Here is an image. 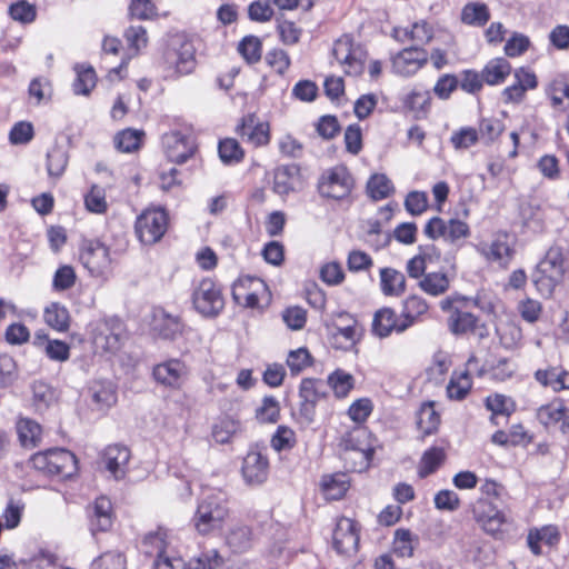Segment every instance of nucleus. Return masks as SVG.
Listing matches in <instances>:
<instances>
[{
	"mask_svg": "<svg viewBox=\"0 0 569 569\" xmlns=\"http://www.w3.org/2000/svg\"><path fill=\"white\" fill-rule=\"evenodd\" d=\"M80 259L92 276L106 274L111 267L109 248L100 240H87L81 250Z\"/></svg>",
	"mask_w": 569,
	"mask_h": 569,
	"instance_id": "nucleus-15",
	"label": "nucleus"
},
{
	"mask_svg": "<svg viewBox=\"0 0 569 569\" xmlns=\"http://www.w3.org/2000/svg\"><path fill=\"white\" fill-rule=\"evenodd\" d=\"M328 386L337 398H346L355 387V378L342 369H336L328 376Z\"/></svg>",
	"mask_w": 569,
	"mask_h": 569,
	"instance_id": "nucleus-45",
	"label": "nucleus"
},
{
	"mask_svg": "<svg viewBox=\"0 0 569 569\" xmlns=\"http://www.w3.org/2000/svg\"><path fill=\"white\" fill-rule=\"evenodd\" d=\"M326 395V383L322 380L315 378L301 380L299 386V423L309 426L315 421L316 406Z\"/></svg>",
	"mask_w": 569,
	"mask_h": 569,
	"instance_id": "nucleus-11",
	"label": "nucleus"
},
{
	"mask_svg": "<svg viewBox=\"0 0 569 569\" xmlns=\"http://www.w3.org/2000/svg\"><path fill=\"white\" fill-rule=\"evenodd\" d=\"M243 142L254 148L264 147L270 142V126L266 121H259L253 114H247L236 129Z\"/></svg>",
	"mask_w": 569,
	"mask_h": 569,
	"instance_id": "nucleus-19",
	"label": "nucleus"
},
{
	"mask_svg": "<svg viewBox=\"0 0 569 569\" xmlns=\"http://www.w3.org/2000/svg\"><path fill=\"white\" fill-rule=\"evenodd\" d=\"M162 146L167 158L171 162L184 163L192 157L196 150V144L191 136L184 134L180 131H170L162 136Z\"/></svg>",
	"mask_w": 569,
	"mask_h": 569,
	"instance_id": "nucleus-18",
	"label": "nucleus"
},
{
	"mask_svg": "<svg viewBox=\"0 0 569 569\" xmlns=\"http://www.w3.org/2000/svg\"><path fill=\"white\" fill-rule=\"evenodd\" d=\"M240 430V422L232 417H220L212 426L211 436L218 443H228Z\"/></svg>",
	"mask_w": 569,
	"mask_h": 569,
	"instance_id": "nucleus-40",
	"label": "nucleus"
},
{
	"mask_svg": "<svg viewBox=\"0 0 569 569\" xmlns=\"http://www.w3.org/2000/svg\"><path fill=\"white\" fill-rule=\"evenodd\" d=\"M332 54L346 74L357 77L363 72L366 52L349 34L335 41Z\"/></svg>",
	"mask_w": 569,
	"mask_h": 569,
	"instance_id": "nucleus-8",
	"label": "nucleus"
},
{
	"mask_svg": "<svg viewBox=\"0 0 569 569\" xmlns=\"http://www.w3.org/2000/svg\"><path fill=\"white\" fill-rule=\"evenodd\" d=\"M505 130V124L497 118H483L479 122L478 134L479 139L486 143H491L500 137Z\"/></svg>",
	"mask_w": 569,
	"mask_h": 569,
	"instance_id": "nucleus-54",
	"label": "nucleus"
},
{
	"mask_svg": "<svg viewBox=\"0 0 569 569\" xmlns=\"http://www.w3.org/2000/svg\"><path fill=\"white\" fill-rule=\"evenodd\" d=\"M559 531L556 526L548 525L540 529H532L528 535V546L535 555H540V543L543 542L548 546H553L559 541Z\"/></svg>",
	"mask_w": 569,
	"mask_h": 569,
	"instance_id": "nucleus-36",
	"label": "nucleus"
},
{
	"mask_svg": "<svg viewBox=\"0 0 569 569\" xmlns=\"http://www.w3.org/2000/svg\"><path fill=\"white\" fill-rule=\"evenodd\" d=\"M223 563L218 550L211 549L189 561L187 569H216Z\"/></svg>",
	"mask_w": 569,
	"mask_h": 569,
	"instance_id": "nucleus-63",
	"label": "nucleus"
},
{
	"mask_svg": "<svg viewBox=\"0 0 569 569\" xmlns=\"http://www.w3.org/2000/svg\"><path fill=\"white\" fill-rule=\"evenodd\" d=\"M471 386V378L467 371L453 372L447 386V395L452 400H462L469 393Z\"/></svg>",
	"mask_w": 569,
	"mask_h": 569,
	"instance_id": "nucleus-51",
	"label": "nucleus"
},
{
	"mask_svg": "<svg viewBox=\"0 0 569 569\" xmlns=\"http://www.w3.org/2000/svg\"><path fill=\"white\" fill-rule=\"evenodd\" d=\"M77 78L72 84L76 94L88 96L96 87L97 77L93 68L88 64H76Z\"/></svg>",
	"mask_w": 569,
	"mask_h": 569,
	"instance_id": "nucleus-41",
	"label": "nucleus"
},
{
	"mask_svg": "<svg viewBox=\"0 0 569 569\" xmlns=\"http://www.w3.org/2000/svg\"><path fill=\"white\" fill-rule=\"evenodd\" d=\"M277 31L283 44H296L302 34V30L293 21L277 18Z\"/></svg>",
	"mask_w": 569,
	"mask_h": 569,
	"instance_id": "nucleus-56",
	"label": "nucleus"
},
{
	"mask_svg": "<svg viewBox=\"0 0 569 569\" xmlns=\"http://www.w3.org/2000/svg\"><path fill=\"white\" fill-rule=\"evenodd\" d=\"M228 516L229 505L226 495L212 492L198 502L192 523L198 533L206 536L221 530Z\"/></svg>",
	"mask_w": 569,
	"mask_h": 569,
	"instance_id": "nucleus-2",
	"label": "nucleus"
},
{
	"mask_svg": "<svg viewBox=\"0 0 569 569\" xmlns=\"http://www.w3.org/2000/svg\"><path fill=\"white\" fill-rule=\"evenodd\" d=\"M449 278L443 272L426 273L419 282L421 290L433 297L445 293L449 289Z\"/></svg>",
	"mask_w": 569,
	"mask_h": 569,
	"instance_id": "nucleus-47",
	"label": "nucleus"
},
{
	"mask_svg": "<svg viewBox=\"0 0 569 569\" xmlns=\"http://www.w3.org/2000/svg\"><path fill=\"white\" fill-rule=\"evenodd\" d=\"M17 432L22 447L32 449L37 447L42 437L41 426L29 418H21L17 422Z\"/></svg>",
	"mask_w": 569,
	"mask_h": 569,
	"instance_id": "nucleus-34",
	"label": "nucleus"
},
{
	"mask_svg": "<svg viewBox=\"0 0 569 569\" xmlns=\"http://www.w3.org/2000/svg\"><path fill=\"white\" fill-rule=\"evenodd\" d=\"M218 152L224 164H233L240 162L244 152L236 139L227 138L219 142Z\"/></svg>",
	"mask_w": 569,
	"mask_h": 569,
	"instance_id": "nucleus-52",
	"label": "nucleus"
},
{
	"mask_svg": "<svg viewBox=\"0 0 569 569\" xmlns=\"http://www.w3.org/2000/svg\"><path fill=\"white\" fill-rule=\"evenodd\" d=\"M478 318L470 312L456 309L449 318V328L455 335H467L477 328Z\"/></svg>",
	"mask_w": 569,
	"mask_h": 569,
	"instance_id": "nucleus-46",
	"label": "nucleus"
},
{
	"mask_svg": "<svg viewBox=\"0 0 569 569\" xmlns=\"http://www.w3.org/2000/svg\"><path fill=\"white\" fill-rule=\"evenodd\" d=\"M142 136V131L124 129L114 137V146L121 152H133L139 149Z\"/></svg>",
	"mask_w": 569,
	"mask_h": 569,
	"instance_id": "nucleus-53",
	"label": "nucleus"
},
{
	"mask_svg": "<svg viewBox=\"0 0 569 569\" xmlns=\"http://www.w3.org/2000/svg\"><path fill=\"white\" fill-rule=\"evenodd\" d=\"M368 432L363 428H355L352 431L346 433L341 440V446L346 452L353 455L359 459V471L367 469L373 457V448L370 445H363L367 439Z\"/></svg>",
	"mask_w": 569,
	"mask_h": 569,
	"instance_id": "nucleus-21",
	"label": "nucleus"
},
{
	"mask_svg": "<svg viewBox=\"0 0 569 569\" xmlns=\"http://www.w3.org/2000/svg\"><path fill=\"white\" fill-rule=\"evenodd\" d=\"M440 425V415L435 409V403L431 401L421 405L417 412V427L422 436H430L435 433Z\"/></svg>",
	"mask_w": 569,
	"mask_h": 569,
	"instance_id": "nucleus-35",
	"label": "nucleus"
},
{
	"mask_svg": "<svg viewBox=\"0 0 569 569\" xmlns=\"http://www.w3.org/2000/svg\"><path fill=\"white\" fill-rule=\"evenodd\" d=\"M429 306L427 301L418 296H410L402 302L401 312L399 315L401 323L400 330H407L418 322L422 321L423 316L428 312Z\"/></svg>",
	"mask_w": 569,
	"mask_h": 569,
	"instance_id": "nucleus-28",
	"label": "nucleus"
},
{
	"mask_svg": "<svg viewBox=\"0 0 569 569\" xmlns=\"http://www.w3.org/2000/svg\"><path fill=\"white\" fill-rule=\"evenodd\" d=\"M321 489L328 500H339L348 491L349 480L345 473L325 476L321 481Z\"/></svg>",
	"mask_w": 569,
	"mask_h": 569,
	"instance_id": "nucleus-39",
	"label": "nucleus"
},
{
	"mask_svg": "<svg viewBox=\"0 0 569 569\" xmlns=\"http://www.w3.org/2000/svg\"><path fill=\"white\" fill-rule=\"evenodd\" d=\"M300 182V167L296 163L282 164L273 170L272 191L286 197L297 190Z\"/></svg>",
	"mask_w": 569,
	"mask_h": 569,
	"instance_id": "nucleus-25",
	"label": "nucleus"
},
{
	"mask_svg": "<svg viewBox=\"0 0 569 569\" xmlns=\"http://www.w3.org/2000/svg\"><path fill=\"white\" fill-rule=\"evenodd\" d=\"M401 319L399 315L391 308L385 307L376 311L372 320V332L379 338L389 337L393 331L402 333L406 330H400L399 325Z\"/></svg>",
	"mask_w": 569,
	"mask_h": 569,
	"instance_id": "nucleus-30",
	"label": "nucleus"
},
{
	"mask_svg": "<svg viewBox=\"0 0 569 569\" xmlns=\"http://www.w3.org/2000/svg\"><path fill=\"white\" fill-rule=\"evenodd\" d=\"M568 271V252L559 246H551L532 272V282L543 298H550Z\"/></svg>",
	"mask_w": 569,
	"mask_h": 569,
	"instance_id": "nucleus-1",
	"label": "nucleus"
},
{
	"mask_svg": "<svg viewBox=\"0 0 569 569\" xmlns=\"http://www.w3.org/2000/svg\"><path fill=\"white\" fill-rule=\"evenodd\" d=\"M401 101L403 108L412 112L415 118H426L431 108V92L416 86L402 97Z\"/></svg>",
	"mask_w": 569,
	"mask_h": 569,
	"instance_id": "nucleus-29",
	"label": "nucleus"
},
{
	"mask_svg": "<svg viewBox=\"0 0 569 569\" xmlns=\"http://www.w3.org/2000/svg\"><path fill=\"white\" fill-rule=\"evenodd\" d=\"M485 405L486 408L492 412L491 420H493L497 415L509 416L513 411L512 400L500 393L488 396Z\"/></svg>",
	"mask_w": 569,
	"mask_h": 569,
	"instance_id": "nucleus-60",
	"label": "nucleus"
},
{
	"mask_svg": "<svg viewBox=\"0 0 569 569\" xmlns=\"http://www.w3.org/2000/svg\"><path fill=\"white\" fill-rule=\"evenodd\" d=\"M84 206L90 212L104 213L108 209L104 189L97 184L92 186L84 196Z\"/></svg>",
	"mask_w": 569,
	"mask_h": 569,
	"instance_id": "nucleus-57",
	"label": "nucleus"
},
{
	"mask_svg": "<svg viewBox=\"0 0 569 569\" xmlns=\"http://www.w3.org/2000/svg\"><path fill=\"white\" fill-rule=\"evenodd\" d=\"M477 251L488 262L497 263L500 267H507L513 254L506 233L497 234L490 242H481L477 246Z\"/></svg>",
	"mask_w": 569,
	"mask_h": 569,
	"instance_id": "nucleus-24",
	"label": "nucleus"
},
{
	"mask_svg": "<svg viewBox=\"0 0 569 569\" xmlns=\"http://www.w3.org/2000/svg\"><path fill=\"white\" fill-rule=\"evenodd\" d=\"M252 531L244 525L233 526L228 536L227 543L234 552H243L251 547Z\"/></svg>",
	"mask_w": 569,
	"mask_h": 569,
	"instance_id": "nucleus-44",
	"label": "nucleus"
},
{
	"mask_svg": "<svg viewBox=\"0 0 569 569\" xmlns=\"http://www.w3.org/2000/svg\"><path fill=\"white\" fill-rule=\"evenodd\" d=\"M91 390L93 401L101 407H111L117 401L114 388L110 382H94Z\"/></svg>",
	"mask_w": 569,
	"mask_h": 569,
	"instance_id": "nucleus-59",
	"label": "nucleus"
},
{
	"mask_svg": "<svg viewBox=\"0 0 569 569\" xmlns=\"http://www.w3.org/2000/svg\"><path fill=\"white\" fill-rule=\"evenodd\" d=\"M536 418L546 428H558L562 433H569V408L560 398H556L537 409Z\"/></svg>",
	"mask_w": 569,
	"mask_h": 569,
	"instance_id": "nucleus-20",
	"label": "nucleus"
},
{
	"mask_svg": "<svg viewBox=\"0 0 569 569\" xmlns=\"http://www.w3.org/2000/svg\"><path fill=\"white\" fill-rule=\"evenodd\" d=\"M241 475L249 486H260L267 481L269 476V459L267 453L258 448L251 447L243 457Z\"/></svg>",
	"mask_w": 569,
	"mask_h": 569,
	"instance_id": "nucleus-16",
	"label": "nucleus"
},
{
	"mask_svg": "<svg viewBox=\"0 0 569 569\" xmlns=\"http://www.w3.org/2000/svg\"><path fill=\"white\" fill-rule=\"evenodd\" d=\"M392 181L383 173L372 174L367 182V192L373 200H382L393 193Z\"/></svg>",
	"mask_w": 569,
	"mask_h": 569,
	"instance_id": "nucleus-43",
	"label": "nucleus"
},
{
	"mask_svg": "<svg viewBox=\"0 0 569 569\" xmlns=\"http://www.w3.org/2000/svg\"><path fill=\"white\" fill-rule=\"evenodd\" d=\"M129 50L138 54L148 44L147 30L142 26H130L123 33Z\"/></svg>",
	"mask_w": 569,
	"mask_h": 569,
	"instance_id": "nucleus-58",
	"label": "nucleus"
},
{
	"mask_svg": "<svg viewBox=\"0 0 569 569\" xmlns=\"http://www.w3.org/2000/svg\"><path fill=\"white\" fill-rule=\"evenodd\" d=\"M490 19V12L485 3L470 2L461 10V21L469 26L482 27Z\"/></svg>",
	"mask_w": 569,
	"mask_h": 569,
	"instance_id": "nucleus-42",
	"label": "nucleus"
},
{
	"mask_svg": "<svg viewBox=\"0 0 569 569\" xmlns=\"http://www.w3.org/2000/svg\"><path fill=\"white\" fill-rule=\"evenodd\" d=\"M68 152L63 147L54 146L47 153V171L52 178H60L68 164Z\"/></svg>",
	"mask_w": 569,
	"mask_h": 569,
	"instance_id": "nucleus-49",
	"label": "nucleus"
},
{
	"mask_svg": "<svg viewBox=\"0 0 569 569\" xmlns=\"http://www.w3.org/2000/svg\"><path fill=\"white\" fill-rule=\"evenodd\" d=\"M353 189V178L345 166H336L326 170L318 182V191L321 197L342 200Z\"/></svg>",
	"mask_w": 569,
	"mask_h": 569,
	"instance_id": "nucleus-9",
	"label": "nucleus"
},
{
	"mask_svg": "<svg viewBox=\"0 0 569 569\" xmlns=\"http://www.w3.org/2000/svg\"><path fill=\"white\" fill-rule=\"evenodd\" d=\"M32 393L33 403L39 410L47 409L57 399L56 391L49 385L42 381L33 382Z\"/></svg>",
	"mask_w": 569,
	"mask_h": 569,
	"instance_id": "nucleus-55",
	"label": "nucleus"
},
{
	"mask_svg": "<svg viewBox=\"0 0 569 569\" xmlns=\"http://www.w3.org/2000/svg\"><path fill=\"white\" fill-rule=\"evenodd\" d=\"M168 228V214L163 209L143 211L136 221V233L143 244L158 242Z\"/></svg>",
	"mask_w": 569,
	"mask_h": 569,
	"instance_id": "nucleus-12",
	"label": "nucleus"
},
{
	"mask_svg": "<svg viewBox=\"0 0 569 569\" xmlns=\"http://www.w3.org/2000/svg\"><path fill=\"white\" fill-rule=\"evenodd\" d=\"M446 452L440 447H431L426 450L418 465V476L427 478L435 473L439 467L445 462Z\"/></svg>",
	"mask_w": 569,
	"mask_h": 569,
	"instance_id": "nucleus-38",
	"label": "nucleus"
},
{
	"mask_svg": "<svg viewBox=\"0 0 569 569\" xmlns=\"http://www.w3.org/2000/svg\"><path fill=\"white\" fill-rule=\"evenodd\" d=\"M126 339L123 322L117 317L99 321L93 330V346L96 350L106 353H116Z\"/></svg>",
	"mask_w": 569,
	"mask_h": 569,
	"instance_id": "nucleus-10",
	"label": "nucleus"
},
{
	"mask_svg": "<svg viewBox=\"0 0 569 569\" xmlns=\"http://www.w3.org/2000/svg\"><path fill=\"white\" fill-rule=\"evenodd\" d=\"M89 530L93 538L97 533L108 531L113 523L112 505L107 497H99L87 509Z\"/></svg>",
	"mask_w": 569,
	"mask_h": 569,
	"instance_id": "nucleus-22",
	"label": "nucleus"
},
{
	"mask_svg": "<svg viewBox=\"0 0 569 569\" xmlns=\"http://www.w3.org/2000/svg\"><path fill=\"white\" fill-rule=\"evenodd\" d=\"M380 274V289L387 297H400L406 291V277L405 274L390 267L381 268Z\"/></svg>",
	"mask_w": 569,
	"mask_h": 569,
	"instance_id": "nucleus-32",
	"label": "nucleus"
},
{
	"mask_svg": "<svg viewBox=\"0 0 569 569\" xmlns=\"http://www.w3.org/2000/svg\"><path fill=\"white\" fill-rule=\"evenodd\" d=\"M91 569H126V558L121 552L108 551L92 561Z\"/></svg>",
	"mask_w": 569,
	"mask_h": 569,
	"instance_id": "nucleus-62",
	"label": "nucleus"
},
{
	"mask_svg": "<svg viewBox=\"0 0 569 569\" xmlns=\"http://www.w3.org/2000/svg\"><path fill=\"white\" fill-rule=\"evenodd\" d=\"M428 59L427 50L419 47H408L391 57V70L399 77L409 78L423 68Z\"/></svg>",
	"mask_w": 569,
	"mask_h": 569,
	"instance_id": "nucleus-14",
	"label": "nucleus"
},
{
	"mask_svg": "<svg viewBox=\"0 0 569 569\" xmlns=\"http://www.w3.org/2000/svg\"><path fill=\"white\" fill-rule=\"evenodd\" d=\"M267 290V284L262 279L252 276H240L232 284L231 295L236 303L247 308H256Z\"/></svg>",
	"mask_w": 569,
	"mask_h": 569,
	"instance_id": "nucleus-13",
	"label": "nucleus"
},
{
	"mask_svg": "<svg viewBox=\"0 0 569 569\" xmlns=\"http://www.w3.org/2000/svg\"><path fill=\"white\" fill-rule=\"evenodd\" d=\"M43 319L49 327L59 332H64L69 329V311L59 302H52L44 309Z\"/></svg>",
	"mask_w": 569,
	"mask_h": 569,
	"instance_id": "nucleus-37",
	"label": "nucleus"
},
{
	"mask_svg": "<svg viewBox=\"0 0 569 569\" xmlns=\"http://www.w3.org/2000/svg\"><path fill=\"white\" fill-rule=\"evenodd\" d=\"M30 462L34 470L46 477L70 478L77 470L76 456L63 448H51L34 453Z\"/></svg>",
	"mask_w": 569,
	"mask_h": 569,
	"instance_id": "nucleus-3",
	"label": "nucleus"
},
{
	"mask_svg": "<svg viewBox=\"0 0 569 569\" xmlns=\"http://www.w3.org/2000/svg\"><path fill=\"white\" fill-rule=\"evenodd\" d=\"M187 365L177 358L168 359L153 367L152 376L154 380L169 389H180L188 378Z\"/></svg>",
	"mask_w": 569,
	"mask_h": 569,
	"instance_id": "nucleus-17",
	"label": "nucleus"
},
{
	"mask_svg": "<svg viewBox=\"0 0 569 569\" xmlns=\"http://www.w3.org/2000/svg\"><path fill=\"white\" fill-rule=\"evenodd\" d=\"M297 442L295 431L287 426H279L271 438V447L276 451L289 450Z\"/></svg>",
	"mask_w": 569,
	"mask_h": 569,
	"instance_id": "nucleus-64",
	"label": "nucleus"
},
{
	"mask_svg": "<svg viewBox=\"0 0 569 569\" xmlns=\"http://www.w3.org/2000/svg\"><path fill=\"white\" fill-rule=\"evenodd\" d=\"M171 550L172 547L168 541V531L162 528L147 533L141 542L143 555L153 560H158Z\"/></svg>",
	"mask_w": 569,
	"mask_h": 569,
	"instance_id": "nucleus-31",
	"label": "nucleus"
},
{
	"mask_svg": "<svg viewBox=\"0 0 569 569\" xmlns=\"http://www.w3.org/2000/svg\"><path fill=\"white\" fill-rule=\"evenodd\" d=\"M237 50L248 64H254L261 60L262 42L256 36H246L239 42Z\"/></svg>",
	"mask_w": 569,
	"mask_h": 569,
	"instance_id": "nucleus-48",
	"label": "nucleus"
},
{
	"mask_svg": "<svg viewBox=\"0 0 569 569\" xmlns=\"http://www.w3.org/2000/svg\"><path fill=\"white\" fill-rule=\"evenodd\" d=\"M472 517L478 526L495 538H501L505 527L510 523V517L496 502L477 500L472 506Z\"/></svg>",
	"mask_w": 569,
	"mask_h": 569,
	"instance_id": "nucleus-6",
	"label": "nucleus"
},
{
	"mask_svg": "<svg viewBox=\"0 0 569 569\" xmlns=\"http://www.w3.org/2000/svg\"><path fill=\"white\" fill-rule=\"evenodd\" d=\"M359 533L356 522L347 517H340L333 530V547L339 553L350 555L358 550Z\"/></svg>",
	"mask_w": 569,
	"mask_h": 569,
	"instance_id": "nucleus-23",
	"label": "nucleus"
},
{
	"mask_svg": "<svg viewBox=\"0 0 569 569\" xmlns=\"http://www.w3.org/2000/svg\"><path fill=\"white\" fill-rule=\"evenodd\" d=\"M511 72V64L505 58L489 60L481 70L485 83L497 86L502 83Z\"/></svg>",
	"mask_w": 569,
	"mask_h": 569,
	"instance_id": "nucleus-33",
	"label": "nucleus"
},
{
	"mask_svg": "<svg viewBox=\"0 0 569 569\" xmlns=\"http://www.w3.org/2000/svg\"><path fill=\"white\" fill-rule=\"evenodd\" d=\"M423 233L431 240L443 239V241L460 248L463 240L470 236L469 224L460 219L445 220L440 217H432L423 228Z\"/></svg>",
	"mask_w": 569,
	"mask_h": 569,
	"instance_id": "nucleus-7",
	"label": "nucleus"
},
{
	"mask_svg": "<svg viewBox=\"0 0 569 569\" xmlns=\"http://www.w3.org/2000/svg\"><path fill=\"white\" fill-rule=\"evenodd\" d=\"M183 325L179 317L162 313L160 318L156 320L154 330L163 339H176L177 336L181 335Z\"/></svg>",
	"mask_w": 569,
	"mask_h": 569,
	"instance_id": "nucleus-50",
	"label": "nucleus"
},
{
	"mask_svg": "<svg viewBox=\"0 0 569 569\" xmlns=\"http://www.w3.org/2000/svg\"><path fill=\"white\" fill-rule=\"evenodd\" d=\"M9 14L14 21L26 24L36 20L37 9L28 1L21 0L9 7Z\"/></svg>",
	"mask_w": 569,
	"mask_h": 569,
	"instance_id": "nucleus-61",
	"label": "nucleus"
},
{
	"mask_svg": "<svg viewBox=\"0 0 569 569\" xmlns=\"http://www.w3.org/2000/svg\"><path fill=\"white\" fill-rule=\"evenodd\" d=\"M191 301L194 310L204 318H216L224 308L221 288L211 278H203L193 284Z\"/></svg>",
	"mask_w": 569,
	"mask_h": 569,
	"instance_id": "nucleus-4",
	"label": "nucleus"
},
{
	"mask_svg": "<svg viewBox=\"0 0 569 569\" xmlns=\"http://www.w3.org/2000/svg\"><path fill=\"white\" fill-rule=\"evenodd\" d=\"M129 459V449L119 445L107 447L102 456L104 468L112 475L114 479H121L124 477Z\"/></svg>",
	"mask_w": 569,
	"mask_h": 569,
	"instance_id": "nucleus-27",
	"label": "nucleus"
},
{
	"mask_svg": "<svg viewBox=\"0 0 569 569\" xmlns=\"http://www.w3.org/2000/svg\"><path fill=\"white\" fill-rule=\"evenodd\" d=\"M196 66V49L190 41L173 42L163 54V70L168 78L177 79L190 74Z\"/></svg>",
	"mask_w": 569,
	"mask_h": 569,
	"instance_id": "nucleus-5",
	"label": "nucleus"
},
{
	"mask_svg": "<svg viewBox=\"0 0 569 569\" xmlns=\"http://www.w3.org/2000/svg\"><path fill=\"white\" fill-rule=\"evenodd\" d=\"M533 377L540 386L549 388L553 392L569 390V371L561 366H549L545 369H538Z\"/></svg>",
	"mask_w": 569,
	"mask_h": 569,
	"instance_id": "nucleus-26",
	"label": "nucleus"
}]
</instances>
